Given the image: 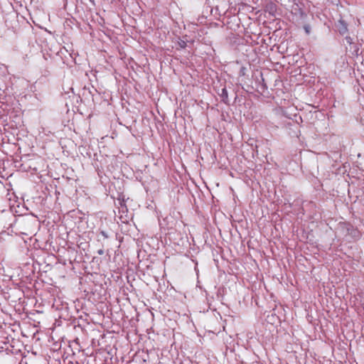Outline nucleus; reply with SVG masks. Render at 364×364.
Returning a JSON list of instances; mask_svg holds the SVG:
<instances>
[{"instance_id":"obj_1","label":"nucleus","mask_w":364,"mask_h":364,"mask_svg":"<svg viewBox=\"0 0 364 364\" xmlns=\"http://www.w3.org/2000/svg\"><path fill=\"white\" fill-rule=\"evenodd\" d=\"M340 23L342 25V28L340 29V33L344 34L347 31V26L343 21H340Z\"/></svg>"}]
</instances>
